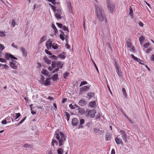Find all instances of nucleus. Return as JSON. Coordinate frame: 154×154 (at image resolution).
Segmentation results:
<instances>
[{
  "label": "nucleus",
  "instance_id": "774afa93",
  "mask_svg": "<svg viewBox=\"0 0 154 154\" xmlns=\"http://www.w3.org/2000/svg\"><path fill=\"white\" fill-rule=\"evenodd\" d=\"M150 59L154 61V55L152 54L150 57Z\"/></svg>",
  "mask_w": 154,
  "mask_h": 154
},
{
  "label": "nucleus",
  "instance_id": "5701e85b",
  "mask_svg": "<svg viewBox=\"0 0 154 154\" xmlns=\"http://www.w3.org/2000/svg\"><path fill=\"white\" fill-rule=\"evenodd\" d=\"M59 46V45L56 43H54L52 44V48L54 49H57L58 48Z\"/></svg>",
  "mask_w": 154,
  "mask_h": 154
},
{
  "label": "nucleus",
  "instance_id": "b1692460",
  "mask_svg": "<svg viewBox=\"0 0 154 154\" xmlns=\"http://www.w3.org/2000/svg\"><path fill=\"white\" fill-rule=\"evenodd\" d=\"M96 105L95 101L91 102L89 104V106L91 107H94Z\"/></svg>",
  "mask_w": 154,
  "mask_h": 154
},
{
  "label": "nucleus",
  "instance_id": "2f4dec72",
  "mask_svg": "<svg viewBox=\"0 0 154 154\" xmlns=\"http://www.w3.org/2000/svg\"><path fill=\"white\" fill-rule=\"evenodd\" d=\"M122 91L125 97H126L127 95L126 92V90L124 88H123L122 89Z\"/></svg>",
  "mask_w": 154,
  "mask_h": 154
},
{
  "label": "nucleus",
  "instance_id": "0eeeda50",
  "mask_svg": "<svg viewBox=\"0 0 154 154\" xmlns=\"http://www.w3.org/2000/svg\"><path fill=\"white\" fill-rule=\"evenodd\" d=\"M61 13L62 11L60 9L56 10L54 13L55 16L58 19H60L61 18Z\"/></svg>",
  "mask_w": 154,
  "mask_h": 154
},
{
  "label": "nucleus",
  "instance_id": "20e7f679",
  "mask_svg": "<svg viewBox=\"0 0 154 154\" xmlns=\"http://www.w3.org/2000/svg\"><path fill=\"white\" fill-rule=\"evenodd\" d=\"M126 45L128 50H130L132 52H134V48L132 45L131 41L130 39H128L126 42Z\"/></svg>",
  "mask_w": 154,
  "mask_h": 154
},
{
  "label": "nucleus",
  "instance_id": "c03bdc74",
  "mask_svg": "<svg viewBox=\"0 0 154 154\" xmlns=\"http://www.w3.org/2000/svg\"><path fill=\"white\" fill-rule=\"evenodd\" d=\"M26 119V117L24 118L23 119H22V120L20 121L17 124V125H19L20 124H21L25 121V120Z\"/></svg>",
  "mask_w": 154,
  "mask_h": 154
},
{
  "label": "nucleus",
  "instance_id": "f3484780",
  "mask_svg": "<svg viewBox=\"0 0 154 154\" xmlns=\"http://www.w3.org/2000/svg\"><path fill=\"white\" fill-rule=\"evenodd\" d=\"M115 140L117 144H122L123 143L122 140L119 138L116 137L115 138Z\"/></svg>",
  "mask_w": 154,
  "mask_h": 154
},
{
  "label": "nucleus",
  "instance_id": "a18cd8bd",
  "mask_svg": "<svg viewBox=\"0 0 154 154\" xmlns=\"http://www.w3.org/2000/svg\"><path fill=\"white\" fill-rule=\"evenodd\" d=\"M31 145L27 143H25L23 145V146L24 147L29 148L31 146Z\"/></svg>",
  "mask_w": 154,
  "mask_h": 154
},
{
  "label": "nucleus",
  "instance_id": "338daca9",
  "mask_svg": "<svg viewBox=\"0 0 154 154\" xmlns=\"http://www.w3.org/2000/svg\"><path fill=\"white\" fill-rule=\"evenodd\" d=\"M123 115L125 116L129 121H131V119L126 115V114L124 113H123Z\"/></svg>",
  "mask_w": 154,
  "mask_h": 154
},
{
  "label": "nucleus",
  "instance_id": "f03ea898",
  "mask_svg": "<svg viewBox=\"0 0 154 154\" xmlns=\"http://www.w3.org/2000/svg\"><path fill=\"white\" fill-rule=\"evenodd\" d=\"M96 14L99 20L103 22L104 20V17L102 14L101 9L99 7L96 8Z\"/></svg>",
  "mask_w": 154,
  "mask_h": 154
},
{
  "label": "nucleus",
  "instance_id": "5fc2aeb1",
  "mask_svg": "<svg viewBox=\"0 0 154 154\" xmlns=\"http://www.w3.org/2000/svg\"><path fill=\"white\" fill-rule=\"evenodd\" d=\"M85 122V119H82L80 120V124L82 125L84 124Z\"/></svg>",
  "mask_w": 154,
  "mask_h": 154
},
{
  "label": "nucleus",
  "instance_id": "473e14b6",
  "mask_svg": "<svg viewBox=\"0 0 154 154\" xmlns=\"http://www.w3.org/2000/svg\"><path fill=\"white\" fill-rule=\"evenodd\" d=\"M131 57L133 58L136 61L139 62L138 60H140V59H138L137 57H135L133 54L131 55Z\"/></svg>",
  "mask_w": 154,
  "mask_h": 154
},
{
  "label": "nucleus",
  "instance_id": "f8f14e48",
  "mask_svg": "<svg viewBox=\"0 0 154 154\" xmlns=\"http://www.w3.org/2000/svg\"><path fill=\"white\" fill-rule=\"evenodd\" d=\"M42 84L45 86L50 85L51 84L50 79L49 78H47L45 81L43 82H42Z\"/></svg>",
  "mask_w": 154,
  "mask_h": 154
},
{
  "label": "nucleus",
  "instance_id": "603ef678",
  "mask_svg": "<svg viewBox=\"0 0 154 154\" xmlns=\"http://www.w3.org/2000/svg\"><path fill=\"white\" fill-rule=\"evenodd\" d=\"M56 24L57 26L60 28H62L63 27L62 24L61 23H56Z\"/></svg>",
  "mask_w": 154,
  "mask_h": 154
},
{
  "label": "nucleus",
  "instance_id": "c85d7f7f",
  "mask_svg": "<svg viewBox=\"0 0 154 154\" xmlns=\"http://www.w3.org/2000/svg\"><path fill=\"white\" fill-rule=\"evenodd\" d=\"M64 113L65 114V116H66V118L67 119V121H68L70 118V116L69 113L66 112H65Z\"/></svg>",
  "mask_w": 154,
  "mask_h": 154
},
{
  "label": "nucleus",
  "instance_id": "412c9836",
  "mask_svg": "<svg viewBox=\"0 0 154 154\" xmlns=\"http://www.w3.org/2000/svg\"><path fill=\"white\" fill-rule=\"evenodd\" d=\"M122 137L125 142H126L128 140L127 139V136L126 134H122Z\"/></svg>",
  "mask_w": 154,
  "mask_h": 154
},
{
  "label": "nucleus",
  "instance_id": "1a4fd4ad",
  "mask_svg": "<svg viewBox=\"0 0 154 154\" xmlns=\"http://www.w3.org/2000/svg\"><path fill=\"white\" fill-rule=\"evenodd\" d=\"M52 42L50 39H49L46 42V46L48 49H51L52 45Z\"/></svg>",
  "mask_w": 154,
  "mask_h": 154
},
{
  "label": "nucleus",
  "instance_id": "bf43d9fd",
  "mask_svg": "<svg viewBox=\"0 0 154 154\" xmlns=\"http://www.w3.org/2000/svg\"><path fill=\"white\" fill-rule=\"evenodd\" d=\"M11 24L13 27H14L16 24V23L14 20H12Z\"/></svg>",
  "mask_w": 154,
  "mask_h": 154
},
{
  "label": "nucleus",
  "instance_id": "a878e982",
  "mask_svg": "<svg viewBox=\"0 0 154 154\" xmlns=\"http://www.w3.org/2000/svg\"><path fill=\"white\" fill-rule=\"evenodd\" d=\"M42 74L44 75H47L48 74V71L45 69H42V71L41 72Z\"/></svg>",
  "mask_w": 154,
  "mask_h": 154
},
{
  "label": "nucleus",
  "instance_id": "6e6552de",
  "mask_svg": "<svg viewBox=\"0 0 154 154\" xmlns=\"http://www.w3.org/2000/svg\"><path fill=\"white\" fill-rule=\"evenodd\" d=\"M90 89V86H84L80 88V92L81 93H82L85 91H86Z\"/></svg>",
  "mask_w": 154,
  "mask_h": 154
},
{
  "label": "nucleus",
  "instance_id": "72a5a7b5",
  "mask_svg": "<svg viewBox=\"0 0 154 154\" xmlns=\"http://www.w3.org/2000/svg\"><path fill=\"white\" fill-rule=\"evenodd\" d=\"M62 28V29L64 31H66L68 32V33L69 31V29H68V27H67L65 26H63Z\"/></svg>",
  "mask_w": 154,
  "mask_h": 154
},
{
  "label": "nucleus",
  "instance_id": "13d9d810",
  "mask_svg": "<svg viewBox=\"0 0 154 154\" xmlns=\"http://www.w3.org/2000/svg\"><path fill=\"white\" fill-rule=\"evenodd\" d=\"M119 132L121 133V134L122 135V134H125V131H123L122 130H120Z\"/></svg>",
  "mask_w": 154,
  "mask_h": 154
},
{
  "label": "nucleus",
  "instance_id": "9b49d317",
  "mask_svg": "<svg viewBox=\"0 0 154 154\" xmlns=\"http://www.w3.org/2000/svg\"><path fill=\"white\" fill-rule=\"evenodd\" d=\"M94 133L96 135H99L101 134L102 131L100 130L99 128H95L94 129Z\"/></svg>",
  "mask_w": 154,
  "mask_h": 154
},
{
  "label": "nucleus",
  "instance_id": "864d4df0",
  "mask_svg": "<svg viewBox=\"0 0 154 154\" xmlns=\"http://www.w3.org/2000/svg\"><path fill=\"white\" fill-rule=\"evenodd\" d=\"M45 78L44 76L42 75L41 76V78L40 79V81L42 83V82H43L45 81Z\"/></svg>",
  "mask_w": 154,
  "mask_h": 154
},
{
  "label": "nucleus",
  "instance_id": "4468645a",
  "mask_svg": "<svg viewBox=\"0 0 154 154\" xmlns=\"http://www.w3.org/2000/svg\"><path fill=\"white\" fill-rule=\"evenodd\" d=\"M79 104L81 106H84L87 104V102L83 100H79Z\"/></svg>",
  "mask_w": 154,
  "mask_h": 154
},
{
  "label": "nucleus",
  "instance_id": "7c9ffc66",
  "mask_svg": "<svg viewBox=\"0 0 154 154\" xmlns=\"http://www.w3.org/2000/svg\"><path fill=\"white\" fill-rule=\"evenodd\" d=\"M63 152V150L61 148H59L57 150L58 154H62Z\"/></svg>",
  "mask_w": 154,
  "mask_h": 154
},
{
  "label": "nucleus",
  "instance_id": "79ce46f5",
  "mask_svg": "<svg viewBox=\"0 0 154 154\" xmlns=\"http://www.w3.org/2000/svg\"><path fill=\"white\" fill-rule=\"evenodd\" d=\"M5 32H3L2 31H0V36L4 37L6 35L5 34Z\"/></svg>",
  "mask_w": 154,
  "mask_h": 154
},
{
  "label": "nucleus",
  "instance_id": "4c0bfd02",
  "mask_svg": "<svg viewBox=\"0 0 154 154\" xmlns=\"http://www.w3.org/2000/svg\"><path fill=\"white\" fill-rule=\"evenodd\" d=\"M49 5L51 7V8L53 10V11L54 13L55 11H56V10H57L56 9V7H55L53 5H51V4H49Z\"/></svg>",
  "mask_w": 154,
  "mask_h": 154
},
{
  "label": "nucleus",
  "instance_id": "a211bd4d",
  "mask_svg": "<svg viewBox=\"0 0 154 154\" xmlns=\"http://www.w3.org/2000/svg\"><path fill=\"white\" fill-rule=\"evenodd\" d=\"M115 6L113 5L109 4L108 5V9L110 11H113L115 8Z\"/></svg>",
  "mask_w": 154,
  "mask_h": 154
},
{
  "label": "nucleus",
  "instance_id": "ea45409f",
  "mask_svg": "<svg viewBox=\"0 0 154 154\" xmlns=\"http://www.w3.org/2000/svg\"><path fill=\"white\" fill-rule=\"evenodd\" d=\"M94 95L93 93H88L87 94V96L90 97H92Z\"/></svg>",
  "mask_w": 154,
  "mask_h": 154
},
{
  "label": "nucleus",
  "instance_id": "dca6fc26",
  "mask_svg": "<svg viewBox=\"0 0 154 154\" xmlns=\"http://www.w3.org/2000/svg\"><path fill=\"white\" fill-rule=\"evenodd\" d=\"M9 64L11 67L13 69H16L17 68V66L14 63L10 62Z\"/></svg>",
  "mask_w": 154,
  "mask_h": 154
},
{
  "label": "nucleus",
  "instance_id": "6e6d98bb",
  "mask_svg": "<svg viewBox=\"0 0 154 154\" xmlns=\"http://www.w3.org/2000/svg\"><path fill=\"white\" fill-rule=\"evenodd\" d=\"M0 50L1 51H2L4 49V46L3 45L0 44Z\"/></svg>",
  "mask_w": 154,
  "mask_h": 154
},
{
  "label": "nucleus",
  "instance_id": "a19ab883",
  "mask_svg": "<svg viewBox=\"0 0 154 154\" xmlns=\"http://www.w3.org/2000/svg\"><path fill=\"white\" fill-rule=\"evenodd\" d=\"M149 45H150V44L149 43L146 42L144 44L143 46L144 48H147L149 46Z\"/></svg>",
  "mask_w": 154,
  "mask_h": 154
},
{
  "label": "nucleus",
  "instance_id": "3c124183",
  "mask_svg": "<svg viewBox=\"0 0 154 154\" xmlns=\"http://www.w3.org/2000/svg\"><path fill=\"white\" fill-rule=\"evenodd\" d=\"M93 63L94 66L95 67V69H96V70L97 71V72L98 73H99V71L98 69V68L96 64V63H95L94 61H93Z\"/></svg>",
  "mask_w": 154,
  "mask_h": 154
},
{
  "label": "nucleus",
  "instance_id": "bb28decb",
  "mask_svg": "<svg viewBox=\"0 0 154 154\" xmlns=\"http://www.w3.org/2000/svg\"><path fill=\"white\" fill-rule=\"evenodd\" d=\"M51 143L52 146H55V144L57 145V144L58 143L55 139H53L52 140Z\"/></svg>",
  "mask_w": 154,
  "mask_h": 154
},
{
  "label": "nucleus",
  "instance_id": "cd10ccee",
  "mask_svg": "<svg viewBox=\"0 0 154 154\" xmlns=\"http://www.w3.org/2000/svg\"><path fill=\"white\" fill-rule=\"evenodd\" d=\"M58 57H60L62 59H64L66 57V56L64 54V53L63 52L62 53H61L60 54L58 55Z\"/></svg>",
  "mask_w": 154,
  "mask_h": 154
},
{
  "label": "nucleus",
  "instance_id": "49530a36",
  "mask_svg": "<svg viewBox=\"0 0 154 154\" xmlns=\"http://www.w3.org/2000/svg\"><path fill=\"white\" fill-rule=\"evenodd\" d=\"M65 38L66 43H68V38H69L68 35L67 34H66V35H65Z\"/></svg>",
  "mask_w": 154,
  "mask_h": 154
},
{
  "label": "nucleus",
  "instance_id": "de8ad7c7",
  "mask_svg": "<svg viewBox=\"0 0 154 154\" xmlns=\"http://www.w3.org/2000/svg\"><path fill=\"white\" fill-rule=\"evenodd\" d=\"M45 53L47 54H48V55H52V54L48 50L45 49Z\"/></svg>",
  "mask_w": 154,
  "mask_h": 154
},
{
  "label": "nucleus",
  "instance_id": "9d476101",
  "mask_svg": "<svg viewBox=\"0 0 154 154\" xmlns=\"http://www.w3.org/2000/svg\"><path fill=\"white\" fill-rule=\"evenodd\" d=\"M79 123V121L78 119L75 118L72 119V124L73 126H77Z\"/></svg>",
  "mask_w": 154,
  "mask_h": 154
},
{
  "label": "nucleus",
  "instance_id": "e433bc0d",
  "mask_svg": "<svg viewBox=\"0 0 154 154\" xmlns=\"http://www.w3.org/2000/svg\"><path fill=\"white\" fill-rule=\"evenodd\" d=\"M87 84H88V82L86 81L82 82L80 85H79V87H81L83 85Z\"/></svg>",
  "mask_w": 154,
  "mask_h": 154
},
{
  "label": "nucleus",
  "instance_id": "8fccbe9b",
  "mask_svg": "<svg viewBox=\"0 0 154 154\" xmlns=\"http://www.w3.org/2000/svg\"><path fill=\"white\" fill-rule=\"evenodd\" d=\"M69 73L68 72H65L63 75L64 78L65 79H66V77L68 76Z\"/></svg>",
  "mask_w": 154,
  "mask_h": 154
},
{
  "label": "nucleus",
  "instance_id": "6ab92c4d",
  "mask_svg": "<svg viewBox=\"0 0 154 154\" xmlns=\"http://www.w3.org/2000/svg\"><path fill=\"white\" fill-rule=\"evenodd\" d=\"M21 50L22 52L23 56L24 57H26L27 55V53L25 49L23 47H22L21 48Z\"/></svg>",
  "mask_w": 154,
  "mask_h": 154
},
{
  "label": "nucleus",
  "instance_id": "680f3d73",
  "mask_svg": "<svg viewBox=\"0 0 154 154\" xmlns=\"http://www.w3.org/2000/svg\"><path fill=\"white\" fill-rule=\"evenodd\" d=\"M3 68L6 69H8V66L6 64L3 65Z\"/></svg>",
  "mask_w": 154,
  "mask_h": 154
},
{
  "label": "nucleus",
  "instance_id": "f257e3e1",
  "mask_svg": "<svg viewBox=\"0 0 154 154\" xmlns=\"http://www.w3.org/2000/svg\"><path fill=\"white\" fill-rule=\"evenodd\" d=\"M54 136L55 137L56 139L58 141L59 146L63 144L66 138V137L62 131H59L58 132L56 131Z\"/></svg>",
  "mask_w": 154,
  "mask_h": 154
},
{
  "label": "nucleus",
  "instance_id": "e2e57ef3",
  "mask_svg": "<svg viewBox=\"0 0 154 154\" xmlns=\"http://www.w3.org/2000/svg\"><path fill=\"white\" fill-rule=\"evenodd\" d=\"M69 107L71 109H75V107L72 104H70L69 105Z\"/></svg>",
  "mask_w": 154,
  "mask_h": 154
},
{
  "label": "nucleus",
  "instance_id": "09e8293b",
  "mask_svg": "<svg viewBox=\"0 0 154 154\" xmlns=\"http://www.w3.org/2000/svg\"><path fill=\"white\" fill-rule=\"evenodd\" d=\"M51 58H53L55 60H57L58 58V57L55 56L54 55H52L50 57Z\"/></svg>",
  "mask_w": 154,
  "mask_h": 154
},
{
  "label": "nucleus",
  "instance_id": "4be33fe9",
  "mask_svg": "<svg viewBox=\"0 0 154 154\" xmlns=\"http://www.w3.org/2000/svg\"><path fill=\"white\" fill-rule=\"evenodd\" d=\"M58 74H55L53 75L52 77V80L53 81H55L57 80L58 79Z\"/></svg>",
  "mask_w": 154,
  "mask_h": 154
},
{
  "label": "nucleus",
  "instance_id": "2eb2a0df",
  "mask_svg": "<svg viewBox=\"0 0 154 154\" xmlns=\"http://www.w3.org/2000/svg\"><path fill=\"white\" fill-rule=\"evenodd\" d=\"M43 59L45 61V63L48 64H51V60L49 59L47 57L45 56L44 57Z\"/></svg>",
  "mask_w": 154,
  "mask_h": 154
},
{
  "label": "nucleus",
  "instance_id": "c9c22d12",
  "mask_svg": "<svg viewBox=\"0 0 154 154\" xmlns=\"http://www.w3.org/2000/svg\"><path fill=\"white\" fill-rule=\"evenodd\" d=\"M59 37L63 41H64L65 38V36H64L62 34H60L59 35Z\"/></svg>",
  "mask_w": 154,
  "mask_h": 154
},
{
  "label": "nucleus",
  "instance_id": "69168bd1",
  "mask_svg": "<svg viewBox=\"0 0 154 154\" xmlns=\"http://www.w3.org/2000/svg\"><path fill=\"white\" fill-rule=\"evenodd\" d=\"M116 72L117 74L119 75V67L117 66H116Z\"/></svg>",
  "mask_w": 154,
  "mask_h": 154
},
{
  "label": "nucleus",
  "instance_id": "423d86ee",
  "mask_svg": "<svg viewBox=\"0 0 154 154\" xmlns=\"http://www.w3.org/2000/svg\"><path fill=\"white\" fill-rule=\"evenodd\" d=\"M5 58L7 60H9L10 59H12L17 60V58L13 56L12 55L9 54L8 53H5Z\"/></svg>",
  "mask_w": 154,
  "mask_h": 154
},
{
  "label": "nucleus",
  "instance_id": "393cba45",
  "mask_svg": "<svg viewBox=\"0 0 154 154\" xmlns=\"http://www.w3.org/2000/svg\"><path fill=\"white\" fill-rule=\"evenodd\" d=\"M111 137L110 135L109 134L107 133L105 135V140L106 141L109 140Z\"/></svg>",
  "mask_w": 154,
  "mask_h": 154
},
{
  "label": "nucleus",
  "instance_id": "7ed1b4c3",
  "mask_svg": "<svg viewBox=\"0 0 154 154\" xmlns=\"http://www.w3.org/2000/svg\"><path fill=\"white\" fill-rule=\"evenodd\" d=\"M63 63L61 61H53L52 63V67L54 68L56 67L57 68L62 69Z\"/></svg>",
  "mask_w": 154,
  "mask_h": 154
},
{
  "label": "nucleus",
  "instance_id": "4d7b16f0",
  "mask_svg": "<svg viewBox=\"0 0 154 154\" xmlns=\"http://www.w3.org/2000/svg\"><path fill=\"white\" fill-rule=\"evenodd\" d=\"M0 61L2 62L5 63L6 62V60L5 59L0 58Z\"/></svg>",
  "mask_w": 154,
  "mask_h": 154
},
{
  "label": "nucleus",
  "instance_id": "aec40b11",
  "mask_svg": "<svg viewBox=\"0 0 154 154\" xmlns=\"http://www.w3.org/2000/svg\"><path fill=\"white\" fill-rule=\"evenodd\" d=\"M78 113L81 115L83 114L85 112V110L83 108H78Z\"/></svg>",
  "mask_w": 154,
  "mask_h": 154
},
{
  "label": "nucleus",
  "instance_id": "39448f33",
  "mask_svg": "<svg viewBox=\"0 0 154 154\" xmlns=\"http://www.w3.org/2000/svg\"><path fill=\"white\" fill-rule=\"evenodd\" d=\"M96 113V111L95 109L87 110L86 112V113L87 114L88 116L92 118L95 117V115Z\"/></svg>",
  "mask_w": 154,
  "mask_h": 154
},
{
  "label": "nucleus",
  "instance_id": "052dcab7",
  "mask_svg": "<svg viewBox=\"0 0 154 154\" xmlns=\"http://www.w3.org/2000/svg\"><path fill=\"white\" fill-rule=\"evenodd\" d=\"M59 70V68H57L55 69L53 71L51 72L52 73H54L56 72H58Z\"/></svg>",
  "mask_w": 154,
  "mask_h": 154
},
{
  "label": "nucleus",
  "instance_id": "0e129e2a",
  "mask_svg": "<svg viewBox=\"0 0 154 154\" xmlns=\"http://www.w3.org/2000/svg\"><path fill=\"white\" fill-rule=\"evenodd\" d=\"M152 50L151 48L149 47L147 49L146 51V53H149V52Z\"/></svg>",
  "mask_w": 154,
  "mask_h": 154
},
{
  "label": "nucleus",
  "instance_id": "ddd939ff",
  "mask_svg": "<svg viewBox=\"0 0 154 154\" xmlns=\"http://www.w3.org/2000/svg\"><path fill=\"white\" fill-rule=\"evenodd\" d=\"M20 116V113H18L15 114H11V116L13 118H15L14 120H16L19 118Z\"/></svg>",
  "mask_w": 154,
  "mask_h": 154
},
{
  "label": "nucleus",
  "instance_id": "f704fd0d",
  "mask_svg": "<svg viewBox=\"0 0 154 154\" xmlns=\"http://www.w3.org/2000/svg\"><path fill=\"white\" fill-rule=\"evenodd\" d=\"M46 40V37L45 36H44L42 37V38L40 41V43H42L44 42Z\"/></svg>",
  "mask_w": 154,
  "mask_h": 154
},
{
  "label": "nucleus",
  "instance_id": "37998d69",
  "mask_svg": "<svg viewBox=\"0 0 154 154\" xmlns=\"http://www.w3.org/2000/svg\"><path fill=\"white\" fill-rule=\"evenodd\" d=\"M144 38L143 37V36H141L139 38V40L140 41V42H142L144 40Z\"/></svg>",
  "mask_w": 154,
  "mask_h": 154
},
{
  "label": "nucleus",
  "instance_id": "c756f323",
  "mask_svg": "<svg viewBox=\"0 0 154 154\" xmlns=\"http://www.w3.org/2000/svg\"><path fill=\"white\" fill-rule=\"evenodd\" d=\"M130 12L129 13V14L130 16L132 17L133 16V10L132 8L130 7Z\"/></svg>",
  "mask_w": 154,
  "mask_h": 154
},
{
  "label": "nucleus",
  "instance_id": "58836bf2",
  "mask_svg": "<svg viewBox=\"0 0 154 154\" xmlns=\"http://www.w3.org/2000/svg\"><path fill=\"white\" fill-rule=\"evenodd\" d=\"M52 27L54 29V32L56 33L57 31V29L55 25L53 23L52 24Z\"/></svg>",
  "mask_w": 154,
  "mask_h": 154
}]
</instances>
